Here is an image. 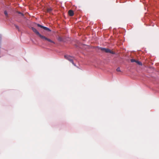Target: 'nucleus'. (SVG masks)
I'll list each match as a JSON object with an SVG mask.
<instances>
[{"label": "nucleus", "instance_id": "f03ea898", "mask_svg": "<svg viewBox=\"0 0 159 159\" xmlns=\"http://www.w3.org/2000/svg\"><path fill=\"white\" fill-rule=\"evenodd\" d=\"M64 57L66 59L69 61L70 62L72 63L73 65H75L73 62V59H74V58L73 57L67 55H65Z\"/></svg>", "mask_w": 159, "mask_h": 159}, {"label": "nucleus", "instance_id": "0eeeda50", "mask_svg": "<svg viewBox=\"0 0 159 159\" xmlns=\"http://www.w3.org/2000/svg\"><path fill=\"white\" fill-rule=\"evenodd\" d=\"M52 11V9L51 8H48L47 9L46 12H47L50 13Z\"/></svg>", "mask_w": 159, "mask_h": 159}, {"label": "nucleus", "instance_id": "423d86ee", "mask_svg": "<svg viewBox=\"0 0 159 159\" xmlns=\"http://www.w3.org/2000/svg\"><path fill=\"white\" fill-rule=\"evenodd\" d=\"M106 49V48L101 47H100V48H99V49H100L101 51L103 52H104L105 51V50Z\"/></svg>", "mask_w": 159, "mask_h": 159}, {"label": "nucleus", "instance_id": "9d476101", "mask_svg": "<svg viewBox=\"0 0 159 159\" xmlns=\"http://www.w3.org/2000/svg\"><path fill=\"white\" fill-rule=\"evenodd\" d=\"M17 12L19 14H20L22 16H24V15L22 13H21V12H19V11H17Z\"/></svg>", "mask_w": 159, "mask_h": 159}, {"label": "nucleus", "instance_id": "f8f14e48", "mask_svg": "<svg viewBox=\"0 0 159 159\" xmlns=\"http://www.w3.org/2000/svg\"><path fill=\"white\" fill-rule=\"evenodd\" d=\"M4 13V14H5V15L6 16V17H7L8 16V14H7V11H5Z\"/></svg>", "mask_w": 159, "mask_h": 159}, {"label": "nucleus", "instance_id": "20e7f679", "mask_svg": "<svg viewBox=\"0 0 159 159\" xmlns=\"http://www.w3.org/2000/svg\"><path fill=\"white\" fill-rule=\"evenodd\" d=\"M105 52L106 53H111L112 54H115V52H113V51H112L109 48H106V49L105 50V51L104 52Z\"/></svg>", "mask_w": 159, "mask_h": 159}, {"label": "nucleus", "instance_id": "4468645a", "mask_svg": "<svg viewBox=\"0 0 159 159\" xmlns=\"http://www.w3.org/2000/svg\"><path fill=\"white\" fill-rule=\"evenodd\" d=\"M116 71L118 72L120 71V68L119 67L117 68V69H116Z\"/></svg>", "mask_w": 159, "mask_h": 159}, {"label": "nucleus", "instance_id": "ddd939ff", "mask_svg": "<svg viewBox=\"0 0 159 159\" xmlns=\"http://www.w3.org/2000/svg\"><path fill=\"white\" fill-rule=\"evenodd\" d=\"M58 40L60 41H62V39L61 37H59L58 38Z\"/></svg>", "mask_w": 159, "mask_h": 159}, {"label": "nucleus", "instance_id": "1a4fd4ad", "mask_svg": "<svg viewBox=\"0 0 159 159\" xmlns=\"http://www.w3.org/2000/svg\"><path fill=\"white\" fill-rule=\"evenodd\" d=\"M14 26H15V27H16V28L18 30V31L19 30V27H18V26L17 25H14Z\"/></svg>", "mask_w": 159, "mask_h": 159}, {"label": "nucleus", "instance_id": "39448f33", "mask_svg": "<svg viewBox=\"0 0 159 159\" xmlns=\"http://www.w3.org/2000/svg\"><path fill=\"white\" fill-rule=\"evenodd\" d=\"M68 14L71 16H73L74 15V13L73 11L70 10L68 11Z\"/></svg>", "mask_w": 159, "mask_h": 159}, {"label": "nucleus", "instance_id": "6e6552de", "mask_svg": "<svg viewBox=\"0 0 159 159\" xmlns=\"http://www.w3.org/2000/svg\"><path fill=\"white\" fill-rule=\"evenodd\" d=\"M135 62L139 65H142V63L139 61L136 60Z\"/></svg>", "mask_w": 159, "mask_h": 159}, {"label": "nucleus", "instance_id": "f257e3e1", "mask_svg": "<svg viewBox=\"0 0 159 159\" xmlns=\"http://www.w3.org/2000/svg\"><path fill=\"white\" fill-rule=\"evenodd\" d=\"M32 29L33 32H34L37 35L39 36L41 39L50 42L55 43L51 40L46 38L44 36L41 35L35 28L34 27H32Z\"/></svg>", "mask_w": 159, "mask_h": 159}, {"label": "nucleus", "instance_id": "7ed1b4c3", "mask_svg": "<svg viewBox=\"0 0 159 159\" xmlns=\"http://www.w3.org/2000/svg\"><path fill=\"white\" fill-rule=\"evenodd\" d=\"M37 25L38 27H39L41 28H42L43 29H44L46 31H47L48 32H50L51 31V30H50L49 28H48L47 27L42 26L39 24H37Z\"/></svg>", "mask_w": 159, "mask_h": 159}, {"label": "nucleus", "instance_id": "9b49d317", "mask_svg": "<svg viewBox=\"0 0 159 159\" xmlns=\"http://www.w3.org/2000/svg\"><path fill=\"white\" fill-rule=\"evenodd\" d=\"M136 60L134 59H131L130 60V61L131 62H135Z\"/></svg>", "mask_w": 159, "mask_h": 159}]
</instances>
